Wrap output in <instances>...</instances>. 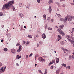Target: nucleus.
<instances>
[{"label":"nucleus","instance_id":"f257e3e1","mask_svg":"<svg viewBox=\"0 0 74 74\" xmlns=\"http://www.w3.org/2000/svg\"><path fill=\"white\" fill-rule=\"evenodd\" d=\"M14 3V1H10L8 3H7L6 4L5 3L2 7V10H4L5 9V8L7 9V10H9V9L11 8V5H13Z\"/></svg>","mask_w":74,"mask_h":74},{"label":"nucleus","instance_id":"f03ea898","mask_svg":"<svg viewBox=\"0 0 74 74\" xmlns=\"http://www.w3.org/2000/svg\"><path fill=\"white\" fill-rule=\"evenodd\" d=\"M65 20L67 22V19H68V21L69 22L71 21H72V19L71 18H70V16L68 15L67 16H66L64 18Z\"/></svg>","mask_w":74,"mask_h":74},{"label":"nucleus","instance_id":"7ed1b4c3","mask_svg":"<svg viewBox=\"0 0 74 74\" xmlns=\"http://www.w3.org/2000/svg\"><path fill=\"white\" fill-rule=\"evenodd\" d=\"M57 32H59V33H60V34H61L62 36L65 35L64 33L62 31V30H61V29L60 28L58 29L57 30Z\"/></svg>","mask_w":74,"mask_h":74},{"label":"nucleus","instance_id":"20e7f679","mask_svg":"<svg viewBox=\"0 0 74 74\" xmlns=\"http://www.w3.org/2000/svg\"><path fill=\"white\" fill-rule=\"evenodd\" d=\"M5 70H4V67H3L1 68L0 69V73H3V72H4Z\"/></svg>","mask_w":74,"mask_h":74},{"label":"nucleus","instance_id":"39448f33","mask_svg":"<svg viewBox=\"0 0 74 74\" xmlns=\"http://www.w3.org/2000/svg\"><path fill=\"white\" fill-rule=\"evenodd\" d=\"M16 50L15 49H12L11 50V51L13 53H15Z\"/></svg>","mask_w":74,"mask_h":74},{"label":"nucleus","instance_id":"423d86ee","mask_svg":"<svg viewBox=\"0 0 74 74\" xmlns=\"http://www.w3.org/2000/svg\"><path fill=\"white\" fill-rule=\"evenodd\" d=\"M49 13H51V12L52 11V8H51V7H49Z\"/></svg>","mask_w":74,"mask_h":74},{"label":"nucleus","instance_id":"0eeeda50","mask_svg":"<svg viewBox=\"0 0 74 74\" xmlns=\"http://www.w3.org/2000/svg\"><path fill=\"white\" fill-rule=\"evenodd\" d=\"M59 62V59L57 58L56 59V63H58Z\"/></svg>","mask_w":74,"mask_h":74},{"label":"nucleus","instance_id":"6e6552de","mask_svg":"<svg viewBox=\"0 0 74 74\" xmlns=\"http://www.w3.org/2000/svg\"><path fill=\"white\" fill-rule=\"evenodd\" d=\"M42 37L43 39H45V38H46V36L45 34H43L42 36Z\"/></svg>","mask_w":74,"mask_h":74},{"label":"nucleus","instance_id":"1a4fd4ad","mask_svg":"<svg viewBox=\"0 0 74 74\" xmlns=\"http://www.w3.org/2000/svg\"><path fill=\"white\" fill-rule=\"evenodd\" d=\"M59 72H60V69H58L56 71V74H59Z\"/></svg>","mask_w":74,"mask_h":74},{"label":"nucleus","instance_id":"9d476101","mask_svg":"<svg viewBox=\"0 0 74 74\" xmlns=\"http://www.w3.org/2000/svg\"><path fill=\"white\" fill-rule=\"evenodd\" d=\"M60 28L61 29H63V28L64 27V25H61L59 26Z\"/></svg>","mask_w":74,"mask_h":74},{"label":"nucleus","instance_id":"9b49d317","mask_svg":"<svg viewBox=\"0 0 74 74\" xmlns=\"http://www.w3.org/2000/svg\"><path fill=\"white\" fill-rule=\"evenodd\" d=\"M6 35L7 36V37H11V34L8 33Z\"/></svg>","mask_w":74,"mask_h":74},{"label":"nucleus","instance_id":"f8f14e48","mask_svg":"<svg viewBox=\"0 0 74 74\" xmlns=\"http://www.w3.org/2000/svg\"><path fill=\"white\" fill-rule=\"evenodd\" d=\"M19 16H20V18H23V17L24 15L22 14H19Z\"/></svg>","mask_w":74,"mask_h":74},{"label":"nucleus","instance_id":"ddd939ff","mask_svg":"<svg viewBox=\"0 0 74 74\" xmlns=\"http://www.w3.org/2000/svg\"><path fill=\"white\" fill-rule=\"evenodd\" d=\"M49 4H51V3H53V1L52 0H49Z\"/></svg>","mask_w":74,"mask_h":74},{"label":"nucleus","instance_id":"4468645a","mask_svg":"<svg viewBox=\"0 0 74 74\" xmlns=\"http://www.w3.org/2000/svg\"><path fill=\"white\" fill-rule=\"evenodd\" d=\"M58 39L59 40H60L62 39V37L60 36V35H58Z\"/></svg>","mask_w":74,"mask_h":74},{"label":"nucleus","instance_id":"2eb2a0df","mask_svg":"<svg viewBox=\"0 0 74 74\" xmlns=\"http://www.w3.org/2000/svg\"><path fill=\"white\" fill-rule=\"evenodd\" d=\"M60 21H61L64 22H66V21H64V19L62 18H60Z\"/></svg>","mask_w":74,"mask_h":74},{"label":"nucleus","instance_id":"dca6fc26","mask_svg":"<svg viewBox=\"0 0 74 74\" xmlns=\"http://www.w3.org/2000/svg\"><path fill=\"white\" fill-rule=\"evenodd\" d=\"M19 7H20L21 8H22L23 7V5H22V3H20L19 4Z\"/></svg>","mask_w":74,"mask_h":74},{"label":"nucleus","instance_id":"f3484780","mask_svg":"<svg viewBox=\"0 0 74 74\" xmlns=\"http://www.w3.org/2000/svg\"><path fill=\"white\" fill-rule=\"evenodd\" d=\"M43 61L45 62V59H43L41 57V62H42Z\"/></svg>","mask_w":74,"mask_h":74},{"label":"nucleus","instance_id":"a211bd4d","mask_svg":"<svg viewBox=\"0 0 74 74\" xmlns=\"http://www.w3.org/2000/svg\"><path fill=\"white\" fill-rule=\"evenodd\" d=\"M72 57L71 56H69L68 58L69 60H71L72 59Z\"/></svg>","mask_w":74,"mask_h":74},{"label":"nucleus","instance_id":"6ab92c4d","mask_svg":"<svg viewBox=\"0 0 74 74\" xmlns=\"http://www.w3.org/2000/svg\"><path fill=\"white\" fill-rule=\"evenodd\" d=\"M68 40L69 41H70V42H71L72 43H73V42H74V41H73V40H72L71 39H68Z\"/></svg>","mask_w":74,"mask_h":74},{"label":"nucleus","instance_id":"aec40b11","mask_svg":"<svg viewBox=\"0 0 74 74\" xmlns=\"http://www.w3.org/2000/svg\"><path fill=\"white\" fill-rule=\"evenodd\" d=\"M20 58V57L19 55H17L16 56V59H19Z\"/></svg>","mask_w":74,"mask_h":74},{"label":"nucleus","instance_id":"412c9836","mask_svg":"<svg viewBox=\"0 0 74 74\" xmlns=\"http://www.w3.org/2000/svg\"><path fill=\"white\" fill-rule=\"evenodd\" d=\"M3 49H4V51L5 52H7V51H8V49H7V48H4Z\"/></svg>","mask_w":74,"mask_h":74},{"label":"nucleus","instance_id":"4be33fe9","mask_svg":"<svg viewBox=\"0 0 74 74\" xmlns=\"http://www.w3.org/2000/svg\"><path fill=\"white\" fill-rule=\"evenodd\" d=\"M21 50H22L21 49H20L19 48L17 50L18 52H21Z\"/></svg>","mask_w":74,"mask_h":74},{"label":"nucleus","instance_id":"5701e85b","mask_svg":"<svg viewBox=\"0 0 74 74\" xmlns=\"http://www.w3.org/2000/svg\"><path fill=\"white\" fill-rule=\"evenodd\" d=\"M43 17L44 18V19L45 20H46L47 19H46V15L45 14H44L43 15Z\"/></svg>","mask_w":74,"mask_h":74},{"label":"nucleus","instance_id":"b1692460","mask_svg":"<svg viewBox=\"0 0 74 74\" xmlns=\"http://www.w3.org/2000/svg\"><path fill=\"white\" fill-rule=\"evenodd\" d=\"M50 20H51V17H49L47 18V20L49 22V21H50Z\"/></svg>","mask_w":74,"mask_h":74},{"label":"nucleus","instance_id":"393cba45","mask_svg":"<svg viewBox=\"0 0 74 74\" xmlns=\"http://www.w3.org/2000/svg\"><path fill=\"white\" fill-rule=\"evenodd\" d=\"M66 69H67L69 70V69H70V66H67L66 67Z\"/></svg>","mask_w":74,"mask_h":74},{"label":"nucleus","instance_id":"a878e982","mask_svg":"<svg viewBox=\"0 0 74 74\" xmlns=\"http://www.w3.org/2000/svg\"><path fill=\"white\" fill-rule=\"evenodd\" d=\"M3 15V12H0V16Z\"/></svg>","mask_w":74,"mask_h":74},{"label":"nucleus","instance_id":"bb28decb","mask_svg":"<svg viewBox=\"0 0 74 74\" xmlns=\"http://www.w3.org/2000/svg\"><path fill=\"white\" fill-rule=\"evenodd\" d=\"M38 71L39 73H41L42 74H44L43 73H42V72L41 71V70H38Z\"/></svg>","mask_w":74,"mask_h":74},{"label":"nucleus","instance_id":"cd10ccee","mask_svg":"<svg viewBox=\"0 0 74 74\" xmlns=\"http://www.w3.org/2000/svg\"><path fill=\"white\" fill-rule=\"evenodd\" d=\"M62 65L63 66H64V67H66V64H62Z\"/></svg>","mask_w":74,"mask_h":74},{"label":"nucleus","instance_id":"c85d7f7f","mask_svg":"<svg viewBox=\"0 0 74 74\" xmlns=\"http://www.w3.org/2000/svg\"><path fill=\"white\" fill-rule=\"evenodd\" d=\"M56 14H57L58 16V17H61V15L59 14H58L57 13H56Z\"/></svg>","mask_w":74,"mask_h":74},{"label":"nucleus","instance_id":"c756f323","mask_svg":"<svg viewBox=\"0 0 74 74\" xmlns=\"http://www.w3.org/2000/svg\"><path fill=\"white\" fill-rule=\"evenodd\" d=\"M47 69H45V73L43 74H47Z\"/></svg>","mask_w":74,"mask_h":74},{"label":"nucleus","instance_id":"7c9ffc66","mask_svg":"<svg viewBox=\"0 0 74 74\" xmlns=\"http://www.w3.org/2000/svg\"><path fill=\"white\" fill-rule=\"evenodd\" d=\"M41 58L42 57H40L38 58V60L40 62H41Z\"/></svg>","mask_w":74,"mask_h":74},{"label":"nucleus","instance_id":"2f4dec72","mask_svg":"<svg viewBox=\"0 0 74 74\" xmlns=\"http://www.w3.org/2000/svg\"><path fill=\"white\" fill-rule=\"evenodd\" d=\"M48 29L49 30H52V28H48Z\"/></svg>","mask_w":74,"mask_h":74},{"label":"nucleus","instance_id":"473e14b6","mask_svg":"<svg viewBox=\"0 0 74 74\" xmlns=\"http://www.w3.org/2000/svg\"><path fill=\"white\" fill-rule=\"evenodd\" d=\"M28 38H32V36H30V35H28Z\"/></svg>","mask_w":74,"mask_h":74},{"label":"nucleus","instance_id":"72a5a7b5","mask_svg":"<svg viewBox=\"0 0 74 74\" xmlns=\"http://www.w3.org/2000/svg\"><path fill=\"white\" fill-rule=\"evenodd\" d=\"M66 37L67 38V39H69V35H67L66 36ZM68 37V38H67Z\"/></svg>","mask_w":74,"mask_h":74},{"label":"nucleus","instance_id":"f704fd0d","mask_svg":"<svg viewBox=\"0 0 74 74\" xmlns=\"http://www.w3.org/2000/svg\"><path fill=\"white\" fill-rule=\"evenodd\" d=\"M39 43L40 45H42V42L41 41H40Z\"/></svg>","mask_w":74,"mask_h":74},{"label":"nucleus","instance_id":"c9c22d12","mask_svg":"<svg viewBox=\"0 0 74 74\" xmlns=\"http://www.w3.org/2000/svg\"><path fill=\"white\" fill-rule=\"evenodd\" d=\"M52 61L53 63H55L56 61H55V59L52 60Z\"/></svg>","mask_w":74,"mask_h":74},{"label":"nucleus","instance_id":"e433bc0d","mask_svg":"<svg viewBox=\"0 0 74 74\" xmlns=\"http://www.w3.org/2000/svg\"><path fill=\"white\" fill-rule=\"evenodd\" d=\"M70 18H71V19H74V16H71Z\"/></svg>","mask_w":74,"mask_h":74},{"label":"nucleus","instance_id":"4c0bfd02","mask_svg":"<svg viewBox=\"0 0 74 74\" xmlns=\"http://www.w3.org/2000/svg\"><path fill=\"white\" fill-rule=\"evenodd\" d=\"M21 43H17V44L16 45V46H18V45H19Z\"/></svg>","mask_w":74,"mask_h":74},{"label":"nucleus","instance_id":"58836bf2","mask_svg":"<svg viewBox=\"0 0 74 74\" xmlns=\"http://www.w3.org/2000/svg\"><path fill=\"white\" fill-rule=\"evenodd\" d=\"M56 4L58 5V6H59L60 5V3L58 2L56 3Z\"/></svg>","mask_w":74,"mask_h":74},{"label":"nucleus","instance_id":"ea45409f","mask_svg":"<svg viewBox=\"0 0 74 74\" xmlns=\"http://www.w3.org/2000/svg\"><path fill=\"white\" fill-rule=\"evenodd\" d=\"M19 48L20 49H22V46L21 45H20L19 47Z\"/></svg>","mask_w":74,"mask_h":74},{"label":"nucleus","instance_id":"a19ab883","mask_svg":"<svg viewBox=\"0 0 74 74\" xmlns=\"http://www.w3.org/2000/svg\"><path fill=\"white\" fill-rule=\"evenodd\" d=\"M53 66L52 65V66L51 67V69H53Z\"/></svg>","mask_w":74,"mask_h":74},{"label":"nucleus","instance_id":"79ce46f5","mask_svg":"<svg viewBox=\"0 0 74 74\" xmlns=\"http://www.w3.org/2000/svg\"><path fill=\"white\" fill-rule=\"evenodd\" d=\"M32 55H33V53H31L29 55V57H31Z\"/></svg>","mask_w":74,"mask_h":74},{"label":"nucleus","instance_id":"37998d69","mask_svg":"<svg viewBox=\"0 0 74 74\" xmlns=\"http://www.w3.org/2000/svg\"><path fill=\"white\" fill-rule=\"evenodd\" d=\"M62 7H66V5L64 4L62 5Z\"/></svg>","mask_w":74,"mask_h":74},{"label":"nucleus","instance_id":"c03bdc74","mask_svg":"<svg viewBox=\"0 0 74 74\" xmlns=\"http://www.w3.org/2000/svg\"><path fill=\"white\" fill-rule=\"evenodd\" d=\"M40 0H37V2L38 3H40Z\"/></svg>","mask_w":74,"mask_h":74},{"label":"nucleus","instance_id":"a18cd8bd","mask_svg":"<svg viewBox=\"0 0 74 74\" xmlns=\"http://www.w3.org/2000/svg\"><path fill=\"white\" fill-rule=\"evenodd\" d=\"M72 32H74V28H73L72 29Z\"/></svg>","mask_w":74,"mask_h":74},{"label":"nucleus","instance_id":"49530a36","mask_svg":"<svg viewBox=\"0 0 74 74\" xmlns=\"http://www.w3.org/2000/svg\"><path fill=\"white\" fill-rule=\"evenodd\" d=\"M29 41H28L26 42L27 44H29Z\"/></svg>","mask_w":74,"mask_h":74},{"label":"nucleus","instance_id":"de8ad7c7","mask_svg":"<svg viewBox=\"0 0 74 74\" xmlns=\"http://www.w3.org/2000/svg\"><path fill=\"white\" fill-rule=\"evenodd\" d=\"M70 4H71V5H74V3H70Z\"/></svg>","mask_w":74,"mask_h":74},{"label":"nucleus","instance_id":"09e8293b","mask_svg":"<svg viewBox=\"0 0 74 74\" xmlns=\"http://www.w3.org/2000/svg\"><path fill=\"white\" fill-rule=\"evenodd\" d=\"M2 66V64H1V63L0 62V67H1Z\"/></svg>","mask_w":74,"mask_h":74},{"label":"nucleus","instance_id":"8fccbe9b","mask_svg":"<svg viewBox=\"0 0 74 74\" xmlns=\"http://www.w3.org/2000/svg\"><path fill=\"white\" fill-rule=\"evenodd\" d=\"M71 56H72V58H73V59H74V56L72 55Z\"/></svg>","mask_w":74,"mask_h":74},{"label":"nucleus","instance_id":"3c124183","mask_svg":"<svg viewBox=\"0 0 74 74\" xmlns=\"http://www.w3.org/2000/svg\"><path fill=\"white\" fill-rule=\"evenodd\" d=\"M51 21L52 22H53V19H51Z\"/></svg>","mask_w":74,"mask_h":74},{"label":"nucleus","instance_id":"603ef678","mask_svg":"<svg viewBox=\"0 0 74 74\" xmlns=\"http://www.w3.org/2000/svg\"><path fill=\"white\" fill-rule=\"evenodd\" d=\"M36 37H38V34H37L36 35Z\"/></svg>","mask_w":74,"mask_h":74},{"label":"nucleus","instance_id":"864d4df0","mask_svg":"<svg viewBox=\"0 0 74 74\" xmlns=\"http://www.w3.org/2000/svg\"><path fill=\"white\" fill-rule=\"evenodd\" d=\"M39 46H40V45L38 44H37V47H39Z\"/></svg>","mask_w":74,"mask_h":74},{"label":"nucleus","instance_id":"5fc2aeb1","mask_svg":"<svg viewBox=\"0 0 74 74\" xmlns=\"http://www.w3.org/2000/svg\"><path fill=\"white\" fill-rule=\"evenodd\" d=\"M6 68V66H5L4 68V69H3V70H5V69Z\"/></svg>","mask_w":74,"mask_h":74},{"label":"nucleus","instance_id":"6e6d98bb","mask_svg":"<svg viewBox=\"0 0 74 74\" xmlns=\"http://www.w3.org/2000/svg\"><path fill=\"white\" fill-rule=\"evenodd\" d=\"M4 41V40H3V39H2L1 41V42H3Z\"/></svg>","mask_w":74,"mask_h":74},{"label":"nucleus","instance_id":"4d7b16f0","mask_svg":"<svg viewBox=\"0 0 74 74\" xmlns=\"http://www.w3.org/2000/svg\"><path fill=\"white\" fill-rule=\"evenodd\" d=\"M12 8H15V7L14 6H12Z\"/></svg>","mask_w":74,"mask_h":74},{"label":"nucleus","instance_id":"13d9d810","mask_svg":"<svg viewBox=\"0 0 74 74\" xmlns=\"http://www.w3.org/2000/svg\"><path fill=\"white\" fill-rule=\"evenodd\" d=\"M50 63L51 64H53V62L51 61L50 62Z\"/></svg>","mask_w":74,"mask_h":74},{"label":"nucleus","instance_id":"bf43d9fd","mask_svg":"<svg viewBox=\"0 0 74 74\" xmlns=\"http://www.w3.org/2000/svg\"><path fill=\"white\" fill-rule=\"evenodd\" d=\"M23 44H25V40H23Z\"/></svg>","mask_w":74,"mask_h":74},{"label":"nucleus","instance_id":"052dcab7","mask_svg":"<svg viewBox=\"0 0 74 74\" xmlns=\"http://www.w3.org/2000/svg\"><path fill=\"white\" fill-rule=\"evenodd\" d=\"M1 27H2V28H3V27H4V25H2Z\"/></svg>","mask_w":74,"mask_h":74},{"label":"nucleus","instance_id":"680f3d73","mask_svg":"<svg viewBox=\"0 0 74 74\" xmlns=\"http://www.w3.org/2000/svg\"><path fill=\"white\" fill-rule=\"evenodd\" d=\"M15 8L13 9V11H15Z\"/></svg>","mask_w":74,"mask_h":74},{"label":"nucleus","instance_id":"e2e57ef3","mask_svg":"<svg viewBox=\"0 0 74 74\" xmlns=\"http://www.w3.org/2000/svg\"><path fill=\"white\" fill-rule=\"evenodd\" d=\"M65 51H68V50L67 49H65Z\"/></svg>","mask_w":74,"mask_h":74},{"label":"nucleus","instance_id":"0e129e2a","mask_svg":"<svg viewBox=\"0 0 74 74\" xmlns=\"http://www.w3.org/2000/svg\"><path fill=\"white\" fill-rule=\"evenodd\" d=\"M61 49H64V48H63V47H61Z\"/></svg>","mask_w":74,"mask_h":74},{"label":"nucleus","instance_id":"69168bd1","mask_svg":"<svg viewBox=\"0 0 74 74\" xmlns=\"http://www.w3.org/2000/svg\"><path fill=\"white\" fill-rule=\"evenodd\" d=\"M72 44H73V46L74 47V42H73V43H72Z\"/></svg>","mask_w":74,"mask_h":74},{"label":"nucleus","instance_id":"338daca9","mask_svg":"<svg viewBox=\"0 0 74 74\" xmlns=\"http://www.w3.org/2000/svg\"><path fill=\"white\" fill-rule=\"evenodd\" d=\"M37 66V64H35V66L36 67Z\"/></svg>","mask_w":74,"mask_h":74},{"label":"nucleus","instance_id":"774afa93","mask_svg":"<svg viewBox=\"0 0 74 74\" xmlns=\"http://www.w3.org/2000/svg\"><path fill=\"white\" fill-rule=\"evenodd\" d=\"M51 64L50 63H49V66H50V65H51Z\"/></svg>","mask_w":74,"mask_h":74}]
</instances>
